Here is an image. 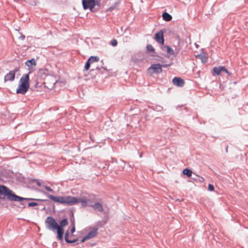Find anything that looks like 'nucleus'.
<instances>
[{"label": "nucleus", "instance_id": "obj_1", "mask_svg": "<svg viewBox=\"0 0 248 248\" xmlns=\"http://www.w3.org/2000/svg\"><path fill=\"white\" fill-rule=\"evenodd\" d=\"M30 88L29 74H24L20 78L19 85L16 90L17 94H25Z\"/></svg>", "mask_w": 248, "mask_h": 248}, {"label": "nucleus", "instance_id": "obj_2", "mask_svg": "<svg viewBox=\"0 0 248 248\" xmlns=\"http://www.w3.org/2000/svg\"><path fill=\"white\" fill-rule=\"evenodd\" d=\"M42 192L47 196V197L53 201L55 202H59L62 204H65L68 206H71V204L74 202V201H72L71 200H75L74 198H72V196H54L52 195L48 194V193L45 191H42Z\"/></svg>", "mask_w": 248, "mask_h": 248}, {"label": "nucleus", "instance_id": "obj_3", "mask_svg": "<svg viewBox=\"0 0 248 248\" xmlns=\"http://www.w3.org/2000/svg\"><path fill=\"white\" fill-rule=\"evenodd\" d=\"M82 4L84 10L90 9L92 12L97 11V9L95 8L96 5H100V3L95 0H82Z\"/></svg>", "mask_w": 248, "mask_h": 248}, {"label": "nucleus", "instance_id": "obj_4", "mask_svg": "<svg viewBox=\"0 0 248 248\" xmlns=\"http://www.w3.org/2000/svg\"><path fill=\"white\" fill-rule=\"evenodd\" d=\"M73 198H74L75 200H71L72 201H74V202L71 204V205L76 204L78 202L81 203V205L82 207H86L87 206H91V203H92V202L91 201L90 198H88L87 197H80L77 198L76 197H72Z\"/></svg>", "mask_w": 248, "mask_h": 248}, {"label": "nucleus", "instance_id": "obj_5", "mask_svg": "<svg viewBox=\"0 0 248 248\" xmlns=\"http://www.w3.org/2000/svg\"><path fill=\"white\" fill-rule=\"evenodd\" d=\"M13 191L4 185H0V200H4L5 197L9 201L12 198Z\"/></svg>", "mask_w": 248, "mask_h": 248}, {"label": "nucleus", "instance_id": "obj_6", "mask_svg": "<svg viewBox=\"0 0 248 248\" xmlns=\"http://www.w3.org/2000/svg\"><path fill=\"white\" fill-rule=\"evenodd\" d=\"M12 197L10 198V201L19 202L21 205H23V208L25 207L26 201H29L31 200L40 201V200L35 199L32 198H22L19 196L16 195L13 192L12 194Z\"/></svg>", "mask_w": 248, "mask_h": 248}, {"label": "nucleus", "instance_id": "obj_7", "mask_svg": "<svg viewBox=\"0 0 248 248\" xmlns=\"http://www.w3.org/2000/svg\"><path fill=\"white\" fill-rule=\"evenodd\" d=\"M45 223L46 224V228L53 231H55L59 226L55 219L50 216L47 217Z\"/></svg>", "mask_w": 248, "mask_h": 248}, {"label": "nucleus", "instance_id": "obj_8", "mask_svg": "<svg viewBox=\"0 0 248 248\" xmlns=\"http://www.w3.org/2000/svg\"><path fill=\"white\" fill-rule=\"evenodd\" d=\"M98 229L97 228H92L88 234L85 235L81 240L80 243L84 242L85 241L95 237L98 234Z\"/></svg>", "mask_w": 248, "mask_h": 248}, {"label": "nucleus", "instance_id": "obj_9", "mask_svg": "<svg viewBox=\"0 0 248 248\" xmlns=\"http://www.w3.org/2000/svg\"><path fill=\"white\" fill-rule=\"evenodd\" d=\"M151 70H153L155 73L160 74L162 72L161 65L159 63L153 64L148 69V72H150Z\"/></svg>", "mask_w": 248, "mask_h": 248}, {"label": "nucleus", "instance_id": "obj_10", "mask_svg": "<svg viewBox=\"0 0 248 248\" xmlns=\"http://www.w3.org/2000/svg\"><path fill=\"white\" fill-rule=\"evenodd\" d=\"M163 33V31L162 30H160L159 31L155 33V37L156 41L162 45H163L164 43Z\"/></svg>", "mask_w": 248, "mask_h": 248}, {"label": "nucleus", "instance_id": "obj_11", "mask_svg": "<svg viewBox=\"0 0 248 248\" xmlns=\"http://www.w3.org/2000/svg\"><path fill=\"white\" fill-rule=\"evenodd\" d=\"M172 83L174 85H176L178 87H183L184 85L185 81L184 80L179 77H175L172 79Z\"/></svg>", "mask_w": 248, "mask_h": 248}, {"label": "nucleus", "instance_id": "obj_12", "mask_svg": "<svg viewBox=\"0 0 248 248\" xmlns=\"http://www.w3.org/2000/svg\"><path fill=\"white\" fill-rule=\"evenodd\" d=\"M15 76L13 71H10L8 73L6 74L4 76V81H12L15 79Z\"/></svg>", "mask_w": 248, "mask_h": 248}, {"label": "nucleus", "instance_id": "obj_13", "mask_svg": "<svg viewBox=\"0 0 248 248\" xmlns=\"http://www.w3.org/2000/svg\"><path fill=\"white\" fill-rule=\"evenodd\" d=\"M56 230L57 231V238L60 240H62L64 229L63 228H61V227H59V226Z\"/></svg>", "mask_w": 248, "mask_h": 248}, {"label": "nucleus", "instance_id": "obj_14", "mask_svg": "<svg viewBox=\"0 0 248 248\" xmlns=\"http://www.w3.org/2000/svg\"><path fill=\"white\" fill-rule=\"evenodd\" d=\"M90 207H92L94 209L96 210L99 212H102L103 211V208L102 204L98 202L95 203L94 204H92V203H91Z\"/></svg>", "mask_w": 248, "mask_h": 248}, {"label": "nucleus", "instance_id": "obj_15", "mask_svg": "<svg viewBox=\"0 0 248 248\" xmlns=\"http://www.w3.org/2000/svg\"><path fill=\"white\" fill-rule=\"evenodd\" d=\"M162 49L163 51H166L167 53L169 55H172L174 54V51L173 49L168 46H164L162 47Z\"/></svg>", "mask_w": 248, "mask_h": 248}, {"label": "nucleus", "instance_id": "obj_16", "mask_svg": "<svg viewBox=\"0 0 248 248\" xmlns=\"http://www.w3.org/2000/svg\"><path fill=\"white\" fill-rule=\"evenodd\" d=\"M69 235V234L68 232H66L65 233L64 237H65V240L67 243L72 244V243L77 242L78 241V239H74L73 240L69 239H68Z\"/></svg>", "mask_w": 248, "mask_h": 248}, {"label": "nucleus", "instance_id": "obj_17", "mask_svg": "<svg viewBox=\"0 0 248 248\" xmlns=\"http://www.w3.org/2000/svg\"><path fill=\"white\" fill-rule=\"evenodd\" d=\"M25 64L29 67H31L32 65H36V61L34 59H31L25 62Z\"/></svg>", "mask_w": 248, "mask_h": 248}, {"label": "nucleus", "instance_id": "obj_18", "mask_svg": "<svg viewBox=\"0 0 248 248\" xmlns=\"http://www.w3.org/2000/svg\"><path fill=\"white\" fill-rule=\"evenodd\" d=\"M162 16L163 20L166 21H170L172 19V16L167 12L163 13Z\"/></svg>", "mask_w": 248, "mask_h": 248}, {"label": "nucleus", "instance_id": "obj_19", "mask_svg": "<svg viewBox=\"0 0 248 248\" xmlns=\"http://www.w3.org/2000/svg\"><path fill=\"white\" fill-rule=\"evenodd\" d=\"M197 58H200L202 63H205L207 61V58L203 54H199L196 56Z\"/></svg>", "mask_w": 248, "mask_h": 248}, {"label": "nucleus", "instance_id": "obj_20", "mask_svg": "<svg viewBox=\"0 0 248 248\" xmlns=\"http://www.w3.org/2000/svg\"><path fill=\"white\" fill-rule=\"evenodd\" d=\"M213 71L217 75L219 76V75H220V73L222 72V71H221V66H220V67H215L213 69Z\"/></svg>", "mask_w": 248, "mask_h": 248}, {"label": "nucleus", "instance_id": "obj_21", "mask_svg": "<svg viewBox=\"0 0 248 248\" xmlns=\"http://www.w3.org/2000/svg\"><path fill=\"white\" fill-rule=\"evenodd\" d=\"M68 224V220L66 218H64L61 220L60 222V225H59V227H61V228H63V227L67 226Z\"/></svg>", "mask_w": 248, "mask_h": 248}, {"label": "nucleus", "instance_id": "obj_22", "mask_svg": "<svg viewBox=\"0 0 248 248\" xmlns=\"http://www.w3.org/2000/svg\"><path fill=\"white\" fill-rule=\"evenodd\" d=\"M183 173L184 174L186 175L187 177H190L191 176L192 172L190 170L188 169H185L183 171Z\"/></svg>", "mask_w": 248, "mask_h": 248}, {"label": "nucleus", "instance_id": "obj_23", "mask_svg": "<svg viewBox=\"0 0 248 248\" xmlns=\"http://www.w3.org/2000/svg\"><path fill=\"white\" fill-rule=\"evenodd\" d=\"M99 59L97 56H91L88 60L91 63H93L94 62H98Z\"/></svg>", "mask_w": 248, "mask_h": 248}, {"label": "nucleus", "instance_id": "obj_24", "mask_svg": "<svg viewBox=\"0 0 248 248\" xmlns=\"http://www.w3.org/2000/svg\"><path fill=\"white\" fill-rule=\"evenodd\" d=\"M92 63H91L90 62H89L88 60L86 62L85 66H84V70L86 71H87L89 69L90 65Z\"/></svg>", "mask_w": 248, "mask_h": 248}, {"label": "nucleus", "instance_id": "obj_25", "mask_svg": "<svg viewBox=\"0 0 248 248\" xmlns=\"http://www.w3.org/2000/svg\"><path fill=\"white\" fill-rule=\"evenodd\" d=\"M146 48L148 51L151 52H154L155 50L153 46L151 45H148L146 46Z\"/></svg>", "mask_w": 248, "mask_h": 248}, {"label": "nucleus", "instance_id": "obj_26", "mask_svg": "<svg viewBox=\"0 0 248 248\" xmlns=\"http://www.w3.org/2000/svg\"><path fill=\"white\" fill-rule=\"evenodd\" d=\"M153 109L158 111H161L163 109V108L161 106H157L154 108Z\"/></svg>", "mask_w": 248, "mask_h": 248}, {"label": "nucleus", "instance_id": "obj_27", "mask_svg": "<svg viewBox=\"0 0 248 248\" xmlns=\"http://www.w3.org/2000/svg\"><path fill=\"white\" fill-rule=\"evenodd\" d=\"M110 44L113 46H115L117 45L118 42L116 39H113L111 40Z\"/></svg>", "mask_w": 248, "mask_h": 248}, {"label": "nucleus", "instance_id": "obj_28", "mask_svg": "<svg viewBox=\"0 0 248 248\" xmlns=\"http://www.w3.org/2000/svg\"><path fill=\"white\" fill-rule=\"evenodd\" d=\"M44 187L46 190H47L51 193L54 192V191L51 188H50V187H49L48 186H45Z\"/></svg>", "mask_w": 248, "mask_h": 248}, {"label": "nucleus", "instance_id": "obj_29", "mask_svg": "<svg viewBox=\"0 0 248 248\" xmlns=\"http://www.w3.org/2000/svg\"><path fill=\"white\" fill-rule=\"evenodd\" d=\"M38 204L37 202H29L28 205V206L31 207V206H37V205H38Z\"/></svg>", "mask_w": 248, "mask_h": 248}, {"label": "nucleus", "instance_id": "obj_30", "mask_svg": "<svg viewBox=\"0 0 248 248\" xmlns=\"http://www.w3.org/2000/svg\"><path fill=\"white\" fill-rule=\"evenodd\" d=\"M95 226H96L95 228H97L98 229V227H102L103 226V224H102V221H98L96 223Z\"/></svg>", "mask_w": 248, "mask_h": 248}, {"label": "nucleus", "instance_id": "obj_31", "mask_svg": "<svg viewBox=\"0 0 248 248\" xmlns=\"http://www.w3.org/2000/svg\"><path fill=\"white\" fill-rule=\"evenodd\" d=\"M208 190L210 191H213L214 190V186L211 184H209Z\"/></svg>", "mask_w": 248, "mask_h": 248}, {"label": "nucleus", "instance_id": "obj_32", "mask_svg": "<svg viewBox=\"0 0 248 248\" xmlns=\"http://www.w3.org/2000/svg\"><path fill=\"white\" fill-rule=\"evenodd\" d=\"M72 224L73 225V227H72V228L71 230V232L72 233H73V232H75V223H74V221H73Z\"/></svg>", "mask_w": 248, "mask_h": 248}, {"label": "nucleus", "instance_id": "obj_33", "mask_svg": "<svg viewBox=\"0 0 248 248\" xmlns=\"http://www.w3.org/2000/svg\"><path fill=\"white\" fill-rule=\"evenodd\" d=\"M221 71L229 74V72L224 66H221Z\"/></svg>", "mask_w": 248, "mask_h": 248}, {"label": "nucleus", "instance_id": "obj_34", "mask_svg": "<svg viewBox=\"0 0 248 248\" xmlns=\"http://www.w3.org/2000/svg\"><path fill=\"white\" fill-rule=\"evenodd\" d=\"M19 67H16L13 70H12L11 71H13V72L14 73V74H16V73L19 71Z\"/></svg>", "mask_w": 248, "mask_h": 248}, {"label": "nucleus", "instance_id": "obj_35", "mask_svg": "<svg viewBox=\"0 0 248 248\" xmlns=\"http://www.w3.org/2000/svg\"><path fill=\"white\" fill-rule=\"evenodd\" d=\"M25 38V36L23 35V34H21L19 37V39L20 40H23Z\"/></svg>", "mask_w": 248, "mask_h": 248}, {"label": "nucleus", "instance_id": "obj_36", "mask_svg": "<svg viewBox=\"0 0 248 248\" xmlns=\"http://www.w3.org/2000/svg\"><path fill=\"white\" fill-rule=\"evenodd\" d=\"M170 66L169 64H163L162 65H161V67H167L168 66Z\"/></svg>", "mask_w": 248, "mask_h": 248}, {"label": "nucleus", "instance_id": "obj_37", "mask_svg": "<svg viewBox=\"0 0 248 248\" xmlns=\"http://www.w3.org/2000/svg\"><path fill=\"white\" fill-rule=\"evenodd\" d=\"M37 185L38 186H40L41 185V183L38 181H37Z\"/></svg>", "mask_w": 248, "mask_h": 248}, {"label": "nucleus", "instance_id": "obj_38", "mask_svg": "<svg viewBox=\"0 0 248 248\" xmlns=\"http://www.w3.org/2000/svg\"><path fill=\"white\" fill-rule=\"evenodd\" d=\"M201 179H202L201 180L202 181H204V178L203 177H201Z\"/></svg>", "mask_w": 248, "mask_h": 248}, {"label": "nucleus", "instance_id": "obj_39", "mask_svg": "<svg viewBox=\"0 0 248 248\" xmlns=\"http://www.w3.org/2000/svg\"><path fill=\"white\" fill-rule=\"evenodd\" d=\"M226 152H228V147L226 148Z\"/></svg>", "mask_w": 248, "mask_h": 248}, {"label": "nucleus", "instance_id": "obj_40", "mask_svg": "<svg viewBox=\"0 0 248 248\" xmlns=\"http://www.w3.org/2000/svg\"><path fill=\"white\" fill-rule=\"evenodd\" d=\"M179 51V49L177 50L176 53H178Z\"/></svg>", "mask_w": 248, "mask_h": 248}]
</instances>
